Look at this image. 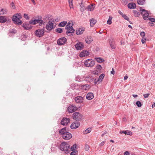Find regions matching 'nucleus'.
<instances>
[{
	"label": "nucleus",
	"instance_id": "nucleus-1",
	"mask_svg": "<svg viewBox=\"0 0 155 155\" xmlns=\"http://www.w3.org/2000/svg\"><path fill=\"white\" fill-rule=\"evenodd\" d=\"M70 146L66 142L62 143L60 146V150L65 153H68L70 152Z\"/></svg>",
	"mask_w": 155,
	"mask_h": 155
},
{
	"label": "nucleus",
	"instance_id": "nucleus-2",
	"mask_svg": "<svg viewBox=\"0 0 155 155\" xmlns=\"http://www.w3.org/2000/svg\"><path fill=\"white\" fill-rule=\"evenodd\" d=\"M21 18L20 14L17 13L14 15L12 18V20L15 24L21 25L22 23V21L20 20Z\"/></svg>",
	"mask_w": 155,
	"mask_h": 155
},
{
	"label": "nucleus",
	"instance_id": "nucleus-3",
	"mask_svg": "<svg viewBox=\"0 0 155 155\" xmlns=\"http://www.w3.org/2000/svg\"><path fill=\"white\" fill-rule=\"evenodd\" d=\"M54 21H49L47 23L46 28L47 30L51 31L54 28L56 25L54 24Z\"/></svg>",
	"mask_w": 155,
	"mask_h": 155
},
{
	"label": "nucleus",
	"instance_id": "nucleus-4",
	"mask_svg": "<svg viewBox=\"0 0 155 155\" xmlns=\"http://www.w3.org/2000/svg\"><path fill=\"white\" fill-rule=\"evenodd\" d=\"M44 33L45 29L44 28L38 29L35 31V36L39 38L42 37Z\"/></svg>",
	"mask_w": 155,
	"mask_h": 155
},
{
	"label": "nucleus",
	"instance_id": "nucleus-5",
	"mask_svg": "<svg viewBox=\"0 0 155 155\" xmlns=\"http://www.w3.org/2000/svg\"><path fill=\"white\" fill-rule=\"evenodd\" d=\"M85 66L87 67H91L95 63L94 61L91 59L86 60L84 62Z\"/></svg>",
	"mask_w": 155,
	"mask_h": 155
},
{
	"label": "nucleus",
	"instance_id": "nucleus-6",
	"mask_svg": "<svg viewBox=\"0 0 155 155\" xmlns=\"http://www.w3.org/2000/svg\"><path fill=\"white\" fill-rule=\"evenodd\" d=\"M73 24H71V25H66L65 27V29L67 30L66 34L68 35L69 33H73L74 31V30L72 27Z\"/></svg>",
	"mask_w": 155,
	"mask_h": 155
},
{
	"label": "nucleus",
	"instance_id": "nucleus-7",
	"mask_svg": "<svg viewBox=\"0 0 155 155\" xmlns=\"http://www.w3.org/2000/svg\"><path fill=\"white\" fill-rule=\"evenodd\" d=\"M82 115L79 112H75L73 114V118L76 120H81Z\"/></svg>",
	"mask_w": 155,
	"mask_h": 155
},
{
	"label": "nucleus",
	"instance_id": "nucleus-8",
	"mask_svg": "<svg viewBox=\"0 0 155 155\" xmlns=\"http://www.w3.org/2000/svg\"><path fill=\"white\" fill-rule=\"evenodd\" d=\"M140 11L141 12V14L143 16V18L145 20H148L149 14L147 11L140 8Z\"/></svg>",
	"mask_w": 155,
	"mask_h": 155
},
{
	"label": "nucleus",
	"instance_id": "nucleus-9",
	"mask_svg": "<svg viewBox=\"0 0 155 155\" xmlns=\"http://www.w3.org/2000/svg\"><path fill=\"white\" fill-rule=\"evenodd\" d=\"M43 23L44 22L42 20L39 19L31 20L29 21V24H31L32 25L39 24V25L40 26L42 25Z\"/></svg>",
	"mask_w": 155,
	"mask_h": 155
},
{
	"label": "nucleus",
	"instance_id": "nucleus-10",
	"mask_svg": "<svg viewBox=\"0 0 155 155\" xmlns=\"http://www.w3.org/2000/svg\"><path fill=\"white\" fill-rule=\"evenodd\" d=\"M84 100V97L81 96H78L75 97L74 100L77 104L83 103Z\"/></svg>",
	"mask_w": 155,
	"mask_h": 155
},
{
	"label": "nucleus",
	"instance_id": "nucleus-11",
	"mask_svg": "<svg viewBox=\"0 0 155 155\" xmlns=\"http://www.w3.org/2000/svg\"><path fill=\"white\" fill-rule=\"evenodd\" d=\"M78 109V108L76 106L73 105H70L68 108V111L69 113H72Z\"/></svg>",
	"mask_w": 155,
	"mask_h": 155
},
{
	"label": "nucleus",
	"instance_id": "nucleus-12",
	"mask_svg": "<svg viewBox=\"0 0 155 155\" xmlns=\"http://www.w3.org/2000/svg\"><path fill=\"white\" fill-rule=\"evenodd\" d=\"M67 41L66 39L64 37L61 38L57 40V44L59 45H64Z\"/></svg>",
	"mask_w": 155,
	"mask_h": 155
},
{
	"label": "nucleus",
	"instance_id": "nucleus-13",
	"mask_svg": "<svg viewBox=\"0 0 155 155\" xmlns=\"http://www.w3.org/2000/svg\"><path fill=\"white\" fill-rule=\"evenodd\" d=\"M62 137L64 140H68L72 138V135L70 133L68 132Z\"/></svg>",
	"mask_w": 155,
	"mask_h": 155
},
{
	"label": "nucleus",
	"instance_id": "nucleus-14",
	"mask_svg": "<svg viewBox=\"0 0 155 155\" xmlns=\"http://www.w3.org/2000/svg\"><path fill=\"white\" fill-rule=\"evenodd\" d=\"M70 122V119L67 117L63 118L61 122V125H67Z\"/></svg>",
	"mask_w": 155,
	"mask_h": 155
},
{
	"label": "nucleus",
	"instance_id": "nucleus-15",
	"mask_svg": "<svg viewBox=\"0 0 155 155\" xmlns=\"http://www.w3.org/2000/svg\"><path fill=\"white\" fill-rule=\"evenodd\" d=\"M75 47L77 50H81L83 49L84 45L82 43L78 42L75 45Z\"/></svg>",
	"mask_w": 155,
	"mask_h": 155
},
{
	"label": "nucleus",
	"instance_id": "nucleus-16",
	"mask_svg": "<svg viewBox=\"0 0 155 155\" xmlns=\"http://www.w3.org/2000/svg\"><path fill=\"white\" fill-rule=\"evenodd\" d=\"M80 125V124L79 122H75L72 123L70 126V127L72 129H75L78 128Z\"/></svg>",
	"mask_w": 155,
	"mask_h": 155
},
{
	"label": "nucleus",
	"instance_id": "nucleus-17",
	"mask_svg": "<svg viewBox=\"0 0 155 155\" xmlns=\"http://www.w3.org/2000/svg\"><path fill=\"white\" fill-rule=\"evenodd\" d=\"M89 52L86 50L82 51L80 53V56L81 57H83L88 56L89 55Z\"/></svg>",
	"mask_w": 155,
	"mask_h": 155
},
{
	"label": "nucleus",
	"instance_id": "nucleus-18",
	"mask_svg": "<svg viewBox=\"0 0 155 155\" xmlns=\"http://www.w3.org/2000/svg\"><path fill=\"white\" fill-rule=\"evenodd\" d=\"M84 31V29L83 28H81L77 29L76 31V34L77 35H80L82 34Z\"/></svg>",
	"mask_w": 155,
	"mask_h": 155
},
{
	"label": "nucleus",
	"instance_id": "nucleus-19",
	"mask_svg": "<svg viewBox=\"0 0 155 155\" xmlns=\"http://www.w3.org/2000/svg\"><path fill=\"white\" fill-rule=\"evenodd\" d=\"M67 127H65L60 130L59 131V134L61 135L62 137L64 134L68 132V130H66Z\"/></svg>",
	"mask_w": 155,
	"mask_h": 155
},
{
	"label": "nucleus",
	"instance_id": "nucleus-20",
	"mask_svg": "<svg viewBox=\"0 0 155 155\" xmlns=\"http://www.w3.org/2000/svg\"><path fill=\"white\" fill-rule=\"evenodd\" d=\"M94 97L93 94L92 93H88L86 96V99L88 100H91Z\"/></svg>",
	"mask_w": 155,
	"mask_h": 155
},
{
	"label": "nucleus",
	"instance_id": "nucleus-21",
	"mask_svg": "<svg viewBox=\"0 0 155 155\" xmlns=\"http://www.w3.org/2000/svg\"><path fill=\"white\" fill-rule=\"evenodd\" d=\"M93 41V39L92 37L88 36L85 38V41L87 44L91 43Z\"/></svg>",
	"mask_w": 155,
	"mask_h": 155
},
{
	"label": "nucleus",
	"instance_id": "nucleus-22",
	"mask_svg": "<svg viewBox=\"0 0 155 155\" xmlns=\"http://www.w3.org/2000/svg\"><path fill=\"white\" fill-rule=\"evenodd\" d=\"M23 27L25 29L28 30L31 28V25L28 23H24L22 25Z\"/></svg>",
	"mask_w": 155,
	"mask_h": 155
},
{
	"label": "nucleus",
	"instance_id": "nucleus-23",
	"mask_svg": "<svg viewBox=\"0 0 155 155\" xmlns=\"http://www.w3.org/2000/svg\"><path fill=\"white\" fill-rule=\"evenodd\" d=\"M120 134H127L129 135H132V132L128 130H123L122 131H120Z\"/></svg>",
	"mask_w": 155,
	"mask_h": 155
},
{
	"label": "nucleus",
	"instance_id": "nucleus-24",
	"mask_svg": "<svg viewBox=\"0 0 155 155\" xmlns=\"http://www.w3.org/2000/svg\"><path fill=\"white\" fill-rule=\"evenodd\" d=\"M7 19L5 16H0V23H4L7 21Z\"/></svg>",
	"mask_w": 155,
	"mask_h": 155
},
{
	"label": "nucleus",
	"instance_id": "nucleus-25",
	"mask_svg": "<svg viewBox=\"0 0 155 155\" xmlns=\"http://www.w3.org/2000/svg\"><path fill=\"white\" fill-rule=\"evenodd\" d=\"M128 7L130 9H134L136 8V6L135 3L131 2L128 5Z\"/></svg>",
	"mask_w": 155,
	"mask_h": 155
},
{
	"label": "nucleus",
	"instance_id": "nucleus-26",
	"mask_svg": "<svg viewBox=\"0 0 155 155\" xmlns=\"http://www.w3.org/2000/svg\"><path fill=\"white\" fill-rule=\"evenodd\" d=\"M97 21L94 18H92L90 20V25L91 27H93L96 23Z\"/></svg>",
	"mask_w": 155,
	"mask_h": 155
},
{
	"label": "nucleus",
	"instance_id": "nucleus-27",
	"mask_svg": "<svg viewBox=\"0 0 155 155\" xmlns=\"http://www.w3.org/2000/svg\"><path fill=\"white\" fill-rule=\"evenodd\" d=\"M7 12V10L5 9L0 8V14L3 15L6 14Z\"/></svg>",
	"mask_w": 155,
	"mask_h": 155
},
{
	"label": "nucleus",
	"instance_id": "nucleus-28",
	"mask_svg": "<svg viewBox=\"0 0 155 155\" xmlns=\"http://www.w3.org/2000/svg\"><path fill=\"white\" fill-rule=\"evenodd\" d=\"M66 21H63L61 22L58 25V26L60 27H63L64 26L67 24Z\"/></svg>",
	"mask_w": 155,
	"mask_h": 155
},
{
	"label": "nucleus",
	"instance_id": "nucleus-29",
	"mask_svg": "<svg viewBox=\"0 0 155 155\" xmlns=\"http://www.w3.org/2000/svg\"><path fill=\"white\" fill-rule=\"evenodd\" d=\"M87 9L88 11H91L94 10V7L93 6L92 4H91L88 5L87 6Z\"/></svg>",
	"mask_w": 155,
	"mask_h": 155
},
{
	"label": "nucleus",
	"instance_id": "nucleus-30",
	"mask_svg": "<svg viewBox=\"0 0 155 155\" xmlns=\"http://www.w3.org/2000/svg\"><path fill=\"white\" fill-rule=\"evenodd\" d=\"M89 88V86L87 84L84 85L82 87V88L83 90L85 91H87L88 90Z\"/></svg>",
	"mask_w": 155,
	"mask_h": 155
},
{
	"label": "nucleus",
	"instance_id": "nucleus-31",
	"mask_svg": "<svg viewBox=\"0 0 155 155\" xmlns=\"http://www.w3.org/2000/svg\"><path fill=\"white\" fill-rule=\"evenodd\" d=\"M77 145L75 144L72 146L70 148L71 151H76L77 148Z\"/></svg>",
	"mask_w": 155,
	"mask_h": 155
},
{
	"label": "nucleus",
	"instance_id": "nucleus-32",
	"mask_svg": "<svg viewBox=\"0 0 155 155\" xmlns=\"http://www.w3.org/2000/svg\"><path fill=\"white\" fill-rule=\"evenodd\" d=\"M80 6L81 7L80 8L81 11L82 12H83L86 9L85 7H84L82 3L81 4Z\"/></svg>",
	"mask_w": 155,
	"mask_h": 155
},
{
	"label": "nucleus",
	"instance_id": "nucleus-33",
	"mask_svg": "<svg viewBox=\"0 0 155 155\" xmlns=\"http://www.w3.org/2000/svg\"><path fill=\"white\" fill-rule=\"evenodd\" d=\"M104 74H101L99 77L98 81L99 82H101L102 80L104 78Z\"/></svg>",
	"mask_w": 155,
	"mask_h": 155
},
{
	"label": "nucleus",
	"instance_id": "nucleus-34",
	"mask_svg": "<svg viewBox=\"0 0 155 155\" xmlns=\"http://www.w3.org/2000/svg\"><path fill=\"white\" fill-rule=\"evenodd\" d=\"M73 0H68L69 6L70 8H74L73 5Z\"/></svg>",
	"mask_w": 155,
	"mask_h": 155
},
{
	"label": "nucleus",
	"instance_id": "nucleus-35",
	"mask_svg": "<svg viewBox=\"0 0 155 155\" xmlns=\"http://www.w3.org/2000/svg\"><path fill=\"white\" fill-rule=\"evenodd\" d=\"M145 0H137L138 4L139 5H143L145 3Z\"/></svg>",
	"mask_w": 155,
	"mask_h": 155
},
{
	"label": "nucleus",
	"instance_id": "nucleus-36",
	"mask_svg": "<svg viewBox=\"0 0 155 155\" xmlns=\"http://www.w3.org/2000/svg\"><path fill=\"white\" fill-rule=\"evenodd\" d=\"M81 65V63L80 62H75L74 64V66L77 68L78 67H80Z\"/></svg>",
	"mask_w": 155,
	"mask_h": 155
},
{
	"label": "nucleus",
	"instance_id": "nucleus-37",
	"mask_svg": "<svg viewBox=\"0 0 155 155\" xmlns=\"http://www.w3.org/2000/svg\"><path fill=\"white\" fill-rule=\"evenodd\" d=\"M96 60L98 62L101 63L103 62L104 60L101 58H96Z\"/></svg>",
	"mask_w": 155,
	"mask_h": 155
},
{
	"label": "nucleus",
	"instance_id": "nucleus-38",
	"mask_svg": "<svg viewBox=\"0 0 155 155\" xmlns=\"http://www.w3.org/2000/svg\"><path fill=\"white\" fill-rule=\"evenodd\" d=\"M55 31L58 33H61L63 32V30L61 28H58L55 30Z\"/></svg>",
	"mask_w": 155,
	"mask_h": 155
},
{
	"label": "nucleus",
	"instance_id": "nucleus-39",
	"mask_svg": "<svg viewBox=\"0 0 155 155\" xmlns=\"http://www.w3.org/2000/svg\"><path fill=\"white\" fill-rule=\"evenodd\" d=\"M110 45L112 49H115V46L114 45V44L113 42H110Z\"/></svg>",
	"mask_w": 155,
	"mask_h": 155
},
{
	"label": "nucleus",
	"instance_id": "nucleus-40",
	"mask_svg": "<svg viewBox=\"0 0 155 155\" xmlns=\"http://www.w3.org/2000/svg\"><path fill=\"white\" fill-rule=\"evenodd\" d=\"M70 155H78V151L77 150L72 151L70 153Z\"/></svg>",
	"mask_w": 155,
	"mask_h": 155
},
{
	"label": "nucleus",
	"instance_id": "nucleus-41",
	"mask_svg": "<svg viewBox=\"0 0 155 155\" xmlns=\"http://www.w3.org/2000/svg\"><path fill=\"white\" fill-rule=\"evenodd\" d=\"M112 19V18L110 16L109 17L108 19V20L107 21V24H108L109 25H110L112 23V21H111Z\"/></svg>",
	"mask_w": 155,
	"mask_h": 155
},
{
	"label": "nucleus",
	"instance_id": "nucleus-42",
	"mask_svg": "<svg viewBox=\"0 0 155 155\" xmlns=\"http://www.w3.org/2000/svg\"><path fill=\"white\" fill-rule=\"evenodd\" d=\"M136 104L138 107H140L142 106V104L140 101H137L136 103Z\"/></svg>",
	"mask_w": 155,
	"mask_h": 155
},
{
	"label": "nucleus",
	"instance_id": "nucleus-43",
	"mask_svg": "<svg viewBox=\"0 0 155 155\" xmlns=\"http://www.w3.org/2000/svg\"><path fill=\"white\" fill-rule=\"evenodd\" d=\"M122 17L125 20L129 21V18L125 14L123 15Z\"/></svg>",
	"mask_w": 155,
	"mask_h": 155
},
{
	"label": "nucleus",
	"instance_id": "nucleus-44",
	"mask_svg": "<svg viewBox=\"0 0 155 155\" xmlns=\"http://www.w3.org/2000/svg\"><path fill=\"white\" fill-rule=\"evenodd\" d=\"M134 15L135 16H139V15H140V14L138 13V12L136 11H134Z\"/></svg>",
	"mask_w": 155,
	"mask_h": 155
},
{
	"label": "nucleus",
	"instance_id": "nucleus-45",
	"mask_svg": "<svg viewBox=\"0 0 155 155\" xmlns=\"http://www.w3.org/2000/svg\"><path fill=\"white\" fill-rule=\"evenodd\" d=\"M91 131V129L89 128H88L87 129L85 130V134H87L89 133Z\"/></svg>",
	"mask_w": 155,
	"mask_h": 155
},
{
	"label": "nucleus",
	"instance_id": "nucleus-46",
	"mask_svg": "<svg viewBox=\"0 0 155 155\" xmlns=\"http://www.w3.org/2000/svg\"><path fill=\"white\" fill-rule=\"evenodd\" d=\"M148 20L150 21L151 22H155V19L154 18L148 17Z\"/></svg>",
	"mask_w": 155,
	"mask_h": 155
},
{
	"label": "nucleus",
	"instance_id": "nucleus-47",
	"mask_svg": "<svg viewBox=\"0 0 155 155\" xmlns=\"http://www.w3.org/2000/svg\"><path fill=\"white\" fill-rule=\"evenodd\" d=\"M146 38H145V37H142L141 39V42L143 44H144L145 43L146 40Z\"/></svg>",
	"mask_w": 155,
	"mask_h": 155
},
{
	"label": "nucleus",
	"instance_id": "nucleus-48",
	"mask_svg": "<svg viewBox=\"0 0 155 155\" xmlns=\"http://www.w3.org/2000/svg\"><path fill=\"white\" fill-rule=\"evenodd\" d=\"M89 148V146L87 145H86L85 146L84 149L86 151H88Z\"/></svg>",
	"mask_w": 155,
	"mask_h": 155
},
{
	"label": "nucleus",
	"instance_id": "nucleus-49",
	"mask_svg": "<svg viewBox=\"0 0 155 155\" xmlns=\"http://www.w3.org/2000/svg\"><path fill=\"white\" fill-rule=\"evenodd\" d=\"M24 15L25 18L26 19L28 20L29 19V17L27 14H24Z\"/></svg>",
	"mask_w": 155,
	"mask_h": 155
},
{
	"label": "nucleus",
	"instance_id": "nucleus-50",
	"mask_svg": "<svg viewBox=\"0 0 155 155\" xmlns=\"http://www.w3.org/2000/svg\"><path fill=\"white\" fill-rule=\"evenodd\" d=\"M150 95L149 94H143V96L145 98H147Z\"/></svg>",
	"mask_w": 155,
	"mask_h": 155
},
{
	"label": "nucleus",
	"instance_id": "nucleus-51",
	"mask_svg": "<svg viewBox=\"0 0 155 155\" xmlns=\"http://www.w3.org/2000/svg\"><path fill=\"white\" fill-rule=\"evenodd\" d=\"M16 31L14 29H12L10 30V33H16Z\"/></svg>",
	"mask_w": 155,
	"mask_h": 155
},
{
	"label": "nucleus",
	"instance_id": "nucleus-52",
	"mask_svg": "<svg viewBox=\"0 0 155 155\" xmlns=\"http://www.w3.org/2000/svg\"><path fill=\"white\" fill-rule=\"evenodd\" d=\"M140 35L142 37H144L145 35V33L143 31L141 32L140 33Z\"/></svg>",
	"mask_w": 155,
	"mask_h": 155
},
{
	"label": "nucleus",
	"instance_id": "nucleus-53",
	"mask_svg": "<svg viewBox=\"0 0 155 155\" xmlns=\"http://www.w3.org/2000/svg\"><path fill=\"white\" fill-rule=\"evenodd\" d=\"M96 68L97 69L99 70H101L102 67L100 65H98L96 66Z\"/></svg>",
	"mask_w": 155,
	"mask_h": 155
},
{
	"label": "nucleus",
	"instance_id": "nucleus-54",
	"mask_svg": "<svg viewBox=\"0 0 155 155\" xmlns=\"http://www.w3.org/2000/svg\"><path fill=\"white\" fill-rule=\"evenodd\" d=\"M105 143V142L104 141H102V142H101L99 144V146H102L103 145H104V144Z\"/></svg>",
	"mask_w": 155,
	"mask_h": 155
},
{
	"label": "nucleus",
	"instance_id": "nucleus-55",
	"mask_svg": "<svg viewBox=\"0 0 155 155\" xmlns=\"http://www.w3.org/2000/svg\"><path fill=\"white\" fill-rule=\"evenodd\" d=\"M129 154H130L129 153L128 151H126L124 152V155H129Z\"/></svg>",
	"mask_w": 155,
	"mask_h": 155
},
{
	"label": "nucleus",
	"instance_id": "nucleus-56",
	"mask_svg": "<svg viewBox=\"0 0 155 155\" xmlns=\"http://www.w3.org/2000/svg\"><path fill=\"white\" fill-rule=\"evenodd\" d=\"M115 73V71L114 69L113 68L112 69V71H111V74H112L113 75Z\"/></svg>",
	"mask_w": 155,
	"mask_h": 155
},
{
	"label": "nucleus",
	"instance_id": "nucleus-57",
	"mask_svg": "<svg viewBox=\"0 0 155 155\" xmlns=\"http://www.w3.org/2000/svg\"><path fill=\"white\" fill-rule=\"evenodd\" d=\"M71 22H72L71 21H69V22H68V23H67L66 24V25H71Z\"/></svg>",
	"mask_w": 155,
	"mask_h": 155
},
{
	"label": "nucleus",
	"instance_id": "nucleus-58",
	"mask_svg": "<svg viewBox=\"0 0 155 155\" xmlns=\"http://www.w3.org/2000/svg\"><path fill=\"white\" fill-rule=\"evenodd\" d=\"M118 13L121 15L122 16L124 14H123V13L120 11H118Z\"/></svg>",
	"mask_w": 155,
	"mask_h": 155
},
{
	"label": "nucleus",
	"instance_id": "nucleus-59",
	"mask_svg": "<svg viewBox=\"0 0 155 155\" xmlns=\"http://www.w3.org/2000/svg\"><path fill=\"white\" fill-rule=\"evenodd\" d=\"M128 78V77L127 76H125L124 78V80H126Z\"/></svg>",
	"mask_w": 155,
	"mask_h": 155
},
{
	"label": "nucleus",
	"instance_id": "nucleus-60",
	"mask_svg": "<svg viewBox=\"0 0 155 155\" xmlns=\"http://www.w3.org/2000/svg\"><path fill=\"white\" fill-rule=\"evenodd\" d=\"M11 5L12 6V7H13L14 8H15V5H14V4L12 2V3H11Z\"/></svg>",
	"mask_w": 155,
	"mask_h": 155
},
{
	"label": "nucleus",
	"instance_id": "nucleus-61",
	"mask_svg": "<svg viewBox=\"0 0 155 155\" xmlns=\"http://www.w3.org/2000/svg\"><path fill=\"white\" fill-rule=\"evenodd\" d=\"M132 96L134 97H135L138 96V95L136 94H133Z\"/></svg>",
	"mask_w": 155,
	"mask_h": 155
},
{
	"label": "nucleus",
	"instance_id": "nucleus-62",
	"mask_svg": "<svg viewBox=\"0 0 155 155\" xmlns=\"http://www.w3.org/2000/svg\"><path fill=\"white\" fill-rule=\"evenodd\" d=\"M126 118L124 117V118H123L122 120L123 121H125L126 120Z\"/></svg>",
	"mask_w": 155,
	"mask_h": 155
},
{
	"label": "nucleus",
	"instance_id": "nucleus-63",
	"mask_svg": "<svg viewBox=\"0 0 155 155\" xmlns=\"http://www.w3.org/2000/svg\"><path fill=\"white\" fill-rule=\"evenodd\" d=\"M155 106V102L152 105V107L153 108Z\"/></svg>",
	"mask_w": 155,
	"mask_h": 155
},
{
	"label": "nucleus",
	"instance_id": "nucleus-64",
	"mask_svg": "<svg viewBox=\"0 0 155 155\" xmlns=\"http://www.w3.org/2000/svg\"><path fill=\"white\" fill-rule=\"evenodd\" d=\"M33 2V3L34 4H35V2L34 1V0H31Z\"/></svg>",
	"mask_w": 155,
	"mask_h": 155
}]
</instances>
